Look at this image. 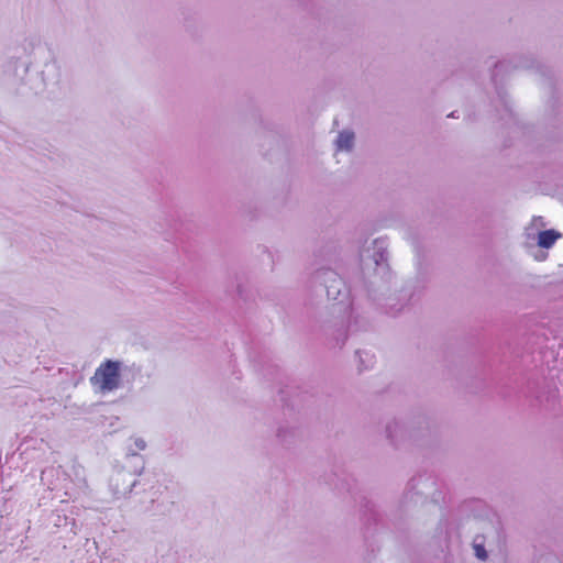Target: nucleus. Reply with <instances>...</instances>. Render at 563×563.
<instances>
[{
	"label": "nucleus",
	"instance_id": "obj_1",
	"mask_svg": "<svg viewBox=\"0 0 563 563\" xmlns=\"http://www.w3.org/2000/svg\"><path fill=\"white\" fill-rule=\"evenodd\" d=\"M90 383L102 393L117 389L120 385V363L111 360L104 361L96 369Z\"/></svg>",
	"mask_w": 563,
	"mask_h": 563
},
{
	"label": "nucleus",
	"instance_id": "obj_2",
	"mask_svg": "<svg viewBox=\"0 0 563 563\" xmlns=\"http://www.w3.org/2000/svg\"><path fill=\"white\" fill-rule=\"evenodd\" d=\"M561 238V234L554 230L541 231L538 235V245L543 249L551 247L556 240Z\"/></svg>",
	"mask_w": 563,
	"mask_h": 563
},
{
	"label": "nucleus",
	"instance_id": "obj_3",
	"mask_svg": "<svg viewBox=\"0 0 563 563\" xmlns=\"http://www.w3.org/2000/svg\"><path fill=\"white\" fill-rule=\"evenodd\" d=\"M354 134L352 132H342L338 136V147L340 150H350L353 145Z\"/></svg>",
	"mask_w": 563,
	"mask_h": 563
},
{
	"label": "nucleus",
	"instance_id": "obj_4",
	"mask_svg": "<svg viewBox=\"0 0 563 563\" xmlns=\"http://www.w3.org/2000/svg\"><path fill=\"white\" fill-rule=\"evenodd\" d=\"M474 550H475L476 556L479 560H486L487 559V553H486V550H485L484 545H482V544H474Z\"/></svg>",
	"mask_w": 563,
	"mask_h": 563
},
{
	"label": "nucleus",
	"instance_id": "obj_5",
	"mask_svg": "<svg viewBox=\"0 0 563 563\" xmlns=\"http://www.w3.org/2000/svg\"><path fill=\"white\" fill-rule=\"evenodd\" d=\"M332 285L328 288V296L330 297L331 296V290L330 288H335L336 289V294L339 295L341 289L340 287L343 285L342 280L338 277H334L332 280Z\"/></svg>",
	"mask_w": 563,
	"mask_h": 563
}]
</instances>
